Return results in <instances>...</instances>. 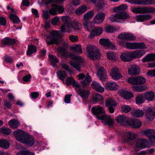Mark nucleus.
I'll use <instances>...</instances> for the list:
<instances>
[{"label":"nucleus","mask_w":155,"mask_h":155,"mask_svg":"<svg viewBox=\"0 0 155 155\" xmlns=\"http://www.w3.org/2000/svg\"><path fill=\"white\" fill-rule=\"evenodd\" d=\"M116 120L118 123L123 125L126 124H128V121L130 120L127 117L122 115L117 116L116 118Z\"/></svg>","instance_id":"21"},{"label":"nucleus","mask_w":155,"mask_h":155,"mask_svg":"<svg viewBox=\"0 0 155 155\" xmlns=\"http://www.w3.org/2000/svg\"><path fill=\"white\" fill-rule=\"evenodd\" d=\"M134 58H139L145 53L144 50H137L132 51Z\"/></svg>","instance_id":"32"},{"label":"nucleus","mask_w":155,"mask_h":155,"mask_svg":"<svg viewBox=\"0 0 155 155\" xmlns=\"http://www.w3.org/2000/svg\"><path fill=\"white\" fill-rule=\"evenodd\" d=\"M155 60V54H150L147 55L142 59L143 62L151 61Z\"/></svg>","instance_id":"31"},{"label":"nucleus","mask_w":155,"mask_h":155,"mask_svg":"<svg viewBox=\"0 0 155 155\" xmlns=\"http://www.w3.org/2000/svg\"><path fill=\"white\" fill-rule=\"evenodd\" d=\"M99 49L94 45H88V57L92 60H96L100 58L101 54Z\"/></svg>","instance_id":"2"},{"label":"nucleus","mask_w":155,"mask_h":155,"mask_svg":"<svg viewBox=\"0 0 155 155\" xmlns=\"http://www.w3.org/2000/svg\"><path fill=\"white\" fill-rule=\"evenodd\" d=\"M92 101L95 102L101 101L103 99V98L101 95L98 93H97L95 95L91 97Z\"/></svg>","instance_id":"39"},{"label":"nucleus","mask_w":155,"mask_h":155,"mask_svg":"<svg viewBox=\"0 0 155 155\" xmlns=\"http://www.w3.org/2000/svg\"><path fill=\"white\" fill-rule=\"evenodd\" d=\"M155 4V0H143V5H150Z\"/></svg>","instance_id":"59"},{"label":"nucleus","mask_w":155,"mask_h":155,"mask_svg":"<svg viewBox=\"0 0 155 155\" xmlns=\"http://www.w3.org/2000/svg\"><path fill=\"white\" fill-rule=\"evenodd\" d=\"M87 74H86V77L83 80L81 81V83L82 86L84 88L87 87Z\"/></svg>","instance_id":"62"},{"label":"nucleus","mask_w":155,"mask_h":155,"mask_svg":"<svg viewBox=\"0 0 155 155\" xmlns=\"http://www.w3.org/2000/svg\"><path fill=\"white\" fill-rule=\"evenodd\" d=\"M58 53L61 54L63 56H65L67 54L66 49L63 47H59L57 49Z\"/></svg>","instance_id":"55"},{"label":"nucleus","mask_w":155,"mask_h":155,"mask_svg":"<svg viewBox=\"0 0 155 155\" xmlns=\"http://www.w3.org/2000/svg\"><path fill=\"white\" fill-rule=\"evenodd\" d=\"M8 124L10 127L15 129L18 127L20 123L17 120L13 119L8 122Z\"/></svg>","instance_id":"30"},{"label":"nucleus","mask_w":155,"mask_h":155,"mask_svg":"<svg viewBox=\"0 0 155 155\" xmlns=\"http://www.w3.org/2000/svg\"><path fill=\"white\" fill-rule=\"evenodd\" d=\"M48 57L51 61V63L53 67H55L56 66V64L58 62V59L57 58L56 56H54L52 54H49Z\"/></svg>","instance_id":"44"},{"label":"nucleus","mask_w":155,"mask_h":155,"mask_svg":"<svg viewBox=\"0 0 155 155\" xmlns=\"http://www.w3.org/2000/svg\"><path fill=\"white\" fill-rule=\"evenodd\" d=\"M122 111L124 113H126L131 110V107L128 105H124L121 108Z\"/></svg>","instance_id":"52"},{"label":"nucleus","mask_w":155,"mask_h":155,"mask_svg":"<svg viewBox=\"0 0 155 155\" xmlns=\"http://www.w3.org/2000/svg\"><path fill=\"white\" fill-rule=\"evenodd\" d=\"M107 58L110 60H114L115 59V54L113 52H107Z\"/></svg>","instance_id":"56"},{"label":"nucleus","mask_w":155,"mask_h":155,"mask_svg":"<svg viewBox=\"0 0 155 155\" xmlns=\"http://www.w3.org/2000/svg\"><path fill=\"white\" fill-rule=\"evenodd\" d=\"M131 114L133 117L140 118L143 117L144 115V113L142 110L135 109L132 111Z\"/></svg>","instance_id":"27"},{"label":"nucleus","mask_w":155,"mask_h":155,"mask_svg":"<svg viewBox=\"0 0 155 155\" xmlns=\"http://www.w3.org/2000/svg\"><path fill=\"white\" fill-rule=\"evenodd\" d=\"M11 20L14 23L18 24L20 21V20L18 17L16 15L11 14L10 16Z\"/></svg>","instance_id":"46"},{"label":"nucleus","mask_w":155,"mask_h":155,"mask_svg":"<svg viewBox=\"0 0 155 155\" xmlns=\"http://www.w3.org/2000/svg\"><path fill=\"white\" fill-rule=\"evenodd\" d=\"M73 84L74 87L75 88L76 91L83 99V101L84 102L86 103L87 98V91L84 89H81L80 87V84L75 81Z\"/></svg>","instance_id":"6"},{"label":"nucleus","mask_w":155,"mask_h":155,"mask_svg":"<svg viewBox=\"0 0 155 155\" xmlns=\"http://www.w3.org/2000/svg\"><path fill=\"white\" fill-rule=\"evenodd\" d=\"M49 13L53 15H57V13L56 5L52 7L49 10Z\"/></svg>","instance_id":"57"},{"label":"nucleus","mask_w":155,"mask_h":155,"mask_svg":"<svg viewBox=\"0 0 155 155\" xmlns=\"http://www.w3.org/2000/svg\"><path fill=\"white\" fill-rule=\"evenodd\" d=\"M99 43L101 45L107 47H110L111 45L109 40L106 38H102L100 39Z\"/></svg>","instance_id":"33"},{"label":"nucleus","mask_w":155,"mask_h":155,"mask_svg":"<svg viewBox=\"0 0 155 155\" xmlns=\"http://www.w3.org/2000/svg\"><path fill=\"white\" fill-rule=\"evenodd\" d=\"M114 28L110 25L107 26L105 28V31L108 33L112 32L114 31Z\"/></svg>","instance_id":"64"},{"label":"nucleus","mask_w":155,"mask_h":155,"mask_svg":"<svg viewBox=\"0 0 155 155\" xmlns=\"http://www.w3.org/2000/svg\"><path fill=\"white\" fill-rule=\"evenodd\" d=\"M120 58L121 60L124 62L130 61L134 58L132 51L127 52L122 54Z\"/></svg>","instance_id":"19"},{"label":"nucleus","mask_w":155,"mask_h":155,"mask_svg":"<svg viewBox=\"0 0 155 155\" xmlns=\"http://www.w3.org/2000/svg\"><path fill=\"white\" fill-rule=\"evenodd\" d=\"M92 88L100 93H103L104 91V88L98 82L94 81L91 84Z\"/></svg>","instance_id":"24"},{"label":"nucleus","mask_w":155,"mask_h":155,"mask_svg":"<svg viewBox=\"0 0 155 155\" xmlns=\"http://www.w3.org/2000/svg\"><path fill=\"white\" fill-rule=\"evenodd\" d=\"M13 134L17 140L28 146H32L35 143L34 138L23 131L15 130L13 132Z\"/></svg>","instance_id":"1"},{"label":"nucleus","mask_w":155,"mask_h":155,"mask_svg":"<svg viewBox=\"0 0 155 155\" xmlns=\"http://www.w3.org/2000/svg\"><path fill=\"white\" fill-rule=\"evenodd\" d=\"M61 20L64 25L61 27V31L62 32H65L67 28H70L71 27V21L68 16H65L61 17Z\"/></svg>","instance_id":"10"},{"label":"nucleus","mask_w":155,"mask_h":155,"mask_svg":"<svg viewBox=\"0 0 155 155\" xmlns=\"http://www.w3.org/2000/svg\"><path fill=\"white\" fill-rule=\"evenodd\" d=\"M69 39L72 42H76L78 40V37L77 36L71 35L69 37Z\"/></svg>","instance_id":"63"},{"label":"nucleus","mask_w":155,"mask_h":155,"mask_svg":"<svg viewBox=\"0 0 155 155\" xmlns=\"http://www.w3.org/2000/svg\"><path fill=\"white\" fill-rule=\"evenodd\" d=\"M127 2L130 3L138 5H143V0L141 1L139 0H127Z\"/></svg>","instance_id":"60"},{"label":"nucleus","mask_w":155,"mask_h":155,"mask_svg":"<svg viewBox=\"0 0 155 155\" xmlns=\"http://www.w3.org/2000/svg\"><path fill=\"white\" fill-rule=\"evenodd\" d=\"M87 8L86 5H83L76 9V13L78 15H80L84 12L87 10Z\"/></svg>","instance_id":"43"},{"label":"nucleus","mask_w":155,"mask_h":155,"mask_svg":"<svg viewBox=\"0 0 155 155\" xmlns=\"http://www.w3.org/2000/svg\"><path fill=\"white\" fill-rule=\"evenodd\" d=\"M3 58L4 61L6 63L11 64L13 62L12 58L9 56L5 55Z\"/></svg>","instance_id":"50"},{"label":"nucleus","mask_w":155,"mask_h":155,"mask_svg":"<svg viewBox=\"0 0 155 155\" xmlns=\"http://www.w3.org/2000/svg\"><path fill=\"white\" fill-rule=\"evenodd\" d=\"M83 18L82 20L83 25L84 28L87 29V13L85 14L83 16Z\"/></svg>","instance_id":"53"},{"label":"nucleus","mask_w":155,"mask_h":155,"mask_svg":"<svg viewBox=\"0 0 155 155\" xmlns=\"http://www.w3.org/2000/svg\"><path fill=\"white\" fill-rule=\"evenodd\" d=\"M151 16L149 15H139L136 17V20L138 21L143 22L150 19Z\"/></svg>","instance_id":"26"},{"label":"nucleus","mask_w":155,"mask_h":155,"mask_svg":"<svg viewBox=\"0 0 155 155\" xmlns=\"http://www.w3.org/2000/svg\"><path fill=\"white\" fill-rule=\"evenodd\" d=\"M10 146V144L8 141L5 139L0 140V147L5 149L8 148Z\"/></svg>","instance_id":"36"},{"label":"nucleus","mask_w":155,"mask_h":155,"mask_svg":"<svg viewBox=\"0 0 155 155\" xmlns=\"http://www.w3.org/2000/svg\"><path fill=\"white\" fill-rule=\"evenodd\" d=\"M145 115L147 120L152 121L155 117V112L151 108H148L146 110Z\"/></svg>","instance_id":"13"},{"label":"nucleus","mask_w":155,"mask_h":155,"mask_svg":"<svg viewBox=\"0 0 155 155\" xmlns=\"http://www.w3.org/2000/svg\"><path fill=\"white\" fill-rule=\"evenodd\" d=\"M97 75L99 79L104 81L107 78L106 71L103 67H100L97 70Z\"/></svg>","instance_id":"18"},{"label":"nucleus","mask_w":155,"mask_h":155,"mask_svg":"<svg viewBox=\"0 0 155 155\" xmlns=\"http://www.w3.org/2000/svg\"><path fill=\"white\" fill-rule=\"evenodd\" d=\"M61 65L63 68L68 71L70 74H72L73 72L70 69L68 65L64 62L61 63Z\"/></svg>","instance_id":"51"},{"label":"nucleus","mask_w":155,"mask_h":155,"mask_svg":"<svg viewBox=\"0 0 155 155\" xmlns=\"http://www.w3.org/2000/svg\"><path fill=\"white\" fill-rule=\"evenodd\" d=\"M59 35L58 32L54 30L50 32V35L47 36L46 41L47 45H50L58 44Z\"/></svg>","instance_id":"4"},{"label":"nucleus","mask_w":155,"mask_h":155,"mask_svg":"<svg viewBox=\"0 0 155 155\" xmlns=\"http://www.w3.org/2000/svg\"><path fill=\"white\" fill-rule=\"evenodd\" d=\"M106 88L111 90H115L118 88V85L116 83L108 82L105 84Z\"/></svg>","instance_id":"29"},{"label":"nucleus","mask_w":155,"mask_h":155,"mask_svg":"<svg viewBox=\"0 0 155 155\" xmlns=\"http://www.w3.org/2000/svg\"><path fill=\"white\" fill-rule=\"evenodd\" d=\"M15 43L14 39H11L8 38H5L2 40V43L3 45H12Z\"/></svg>","instance_id":"28"},{"label":"nucleus","mask_w":155,"mask_h":155,"mask_svg":"<svg viewBox=\"0 0 155 155\" xmlns=\"http://www.w3.org/2000/svg\"><path fill=\"white\" fill-rule=\"evenodd\" d=\"M135 101L136 104L138 105L143 103L145 101V99L143 94H137L135 99Z\"/></svg>","instance_id":"37"},{"label":"nucleus","mask_w":155,"mask_h":155,"mask_svg":"<svg viewBox=\"0 0 155 155\" xmlns=\"http://www.w3.org/2000/svg\"><path fill=\"white\" fill-rule=\"evenodd\" d=\"M97 36L99 35L102 34L103 30L102 28H96L94 29Z\"/></svg>","instance_id":"61"},{"label":"nucleus","mask_w":155,"mask_h":155,"mask_svg":"<svg viewBox=\"0 0 155 155\" xmlns=\"http://www.w3.org/2000/svg\"><path fill=\"white\" fill-rule=\"evenodd\" d=\"M135 142V146L138 148H144L148 143L147 140L143 139H137Z\"/></svg>","instance_id":"17"},{"label":"nucleus","mask_w":155,"mask_h":155,"mask_svg":"<svg viewBox=\"0 0 155 155\" xmlns=\"http://www.w3.org/2000/svg\"><path fill=\"white\" fill-rule=\"evenodd\" d=\"M135 49H145L147 48L145 44L143 42L135 43Z\"/></svg>","instance_id":"49"},{"label":"nucleus","mask_w":155,"mask_h":155,"mask_svg":"<svg viewBox=\"0 0 155 155\" xmlns=\"http://www.w3.org/2000/svg\"><path fill=\"white\" fill-rule=\"evenodd\" d=\"M110 74L114 80H118L122 77V75L120 73L118 69L116 67L111 69Z\"/></svg>","instance_id":"14"},{"label":"nucleus","mask_w":155,"mask_h":155,"mask_svg":"<svg viewBox=\"0 0 155 155\" xmlns=\"http://www.w3.org/2000/svg\"><path fill=\"white\" fill-rule=\"evenodd\" d=\"M144 96L146 100L151 101L154 98V93L152 91L147 92L144 94Z\"/></svg>","instance_id":"38"},{"label":"nucleus","mask_w":155,"mask_h":155,"mask_svg":"<svg viewBox=\"0 0 155 155\" xmlns=\"http://www.w3.org/2000/svg\"><path fill=\"white\" fill-rule=\"evenodd\" d=\"M128 124L133 128H138L141 126L142 123L138 119H131L128 121Z\"/></svg>","instance_id":"23"},{"label":"nucleus","mask_w":155,"mask_h":155,"mask_svg":"<svg viewBox=\"0 0 155 155\" xmlns=\"http://www.w3.org/2000/svg\"><path fill=\"white\" fill-rule=\"evenodd\" d=\"M0 132L4 134L9 135L11 132V130L8 128L3 127L0 128Z\"/></svg>","instance_id":"48"},{"label":"nucleus","mask_w":155,"mask_h":155,"mask_svg":"<svg viewBox=\"0 0 155 155\" xmlns=\"http://www.w3.org/2000/svg\"><path fill=\"white\" fill-rule=\"evenodd\" d=\"M140 72V69L138 65H130L128 69V73L131 76L137 75Z\"/></svg>","instance_id":"15"},{"label":"nucleus","mask_w":155,"mask_h":155,"mask_svg":"<svg viewBox=\"0 0 155 155\" xmlns=\"http://www.w3.org/2000/svg\"><path fill=\"white\" fill-rule=\"evenodd\" d=\"M136 136L135 133L130 132H124L122 134L124 142L127 143H130L134 140Z\"/></svg>","instance_id":"7"},{"label":"nucleus","mask_w":155,"mask_h":155,"mask_svg":"<svg viewBox=\"0 0 155 155\" xmlns=\"http://www.w3.org/2000/svg\"><path fill=\"white\" fill-rule=\"evenodd\" d=\"M57 74L59 78L61 80H63L67 75V73L63 71H58Z\"/></svg>","instance_id":"45"},{"label":"nucleus","mask_w":155,"mask_h":155,"mask_svg":"<svg viewBox=\"0 0 155 155\" xmlns=\"http://www.w3.org/2000/svg\"><path fill=\"white\" fill-rule=\"evenodd\" d=\"M125 46L128 48L133 50L135 49V43H126Z\"/></svg>","instance_id":"54"},{"label":"nucleus","mask_w":155,"mask_h":155,"mask_svg":"<svg viewBox=\"0 0 155 155\" xmlns=\"http://www.w3.org/2000/svg\"><path fill=\"white\" fill-rule=\"evenodd\" d=\"M101 120V122L105 125L112 126L114 123V120L110 115L104 114L99 119Z\"/></svg>","instance_id":"9"},{"label":"nucleus","mask_w":155,"mask_h":155,"mask_svg":"<svg viewBox=\"0 0 155 155\" xmlns=\"http://www.w3.org/2000/svg\"><path fill=\"white\" fill-rule=\"evenodd\" d=\"M107 4L105 0H97L94 5L98 10L103 9Z\"/></svg>","instance_id":"25"},{"label":"nucleus","mask_w":155,"mask_h":155,"mask_svg":"<svg viewBox=\"0 0 155 155\" xmlns=\"http://www.w3.org/2000/svg\"><path fill=\"white\" fill-rule=\"evenodd\" d=\"M91 111L98 119H99L105 113V110L101 106L93 107Z\"/></svg>","instance_id":"8"},{"label":"nucleus","mask_w":155,"mask_h":155,"mask_svg":"<svg viewBox=\"0 0 155 155\" xmlns=\"http://www.w3.org/2000/svg\"><path fill=\"white\" fill-rule=\"evenodd\" d=\"M155 9L153 8H150L148 10L145 8H133L132 9V11L135 13H145L150 12H153Z\"/></svg>","instance_id":"16"},{"label":"nucleus","mask_w":155,"mask_h":155,"mask_svg":"<svg viewBox=\"0 0 155 155\" xmlns=\"http://www.w3.org/2000/svg\"><path fill=\"white\" fill-rule=\"evenodd\" d=\"M36 47L31 45L28 46L26 53L27 55L30 56L31 54L36 52Z\"/></svg>","instance_id":"34"},{"label":"nucleus","mask_w":155,"mask_h":155,"mask_svg":"<svg viewBox=\"0 0 155 155\" xmlns=\"http://www.w3.org/2000/svg\"><path fill=\"white\" fill-rule=\"evenodd\" d=\"M74 81L72 77H67L66 79V83L67 85H69L73 83Z\"/></svg>","instance_id":"58"},{"label":"nucleus","mask_w":155,"mask_h":155,"mask_svg":"<svg viewBox=\"0 0 155 155\" xmlns=\"http://www.w3.org/2000/svg\"><path fill=\"white\" fill-rule=\"evenodd\" d=\"M71 28H72L74 30H80L81 28V25L80 23L77 22L74 23L73 24H72V22H71V27L70 28H69V29L68 30V33H70L71 32V30L70 29Z\"/></svg>","instance_id":"40"},{"label":"nucleus","mask_w":155,"mask_h":155,"mask_svg":"<svg viewBox=\"0 0 155 155\" xmlns=\"http://www.w3.org/2000/svg\"><path fill=\"white\" fill-rule=\"evenodd\" d=\"M143 134L148 137L150 140L151 141V137L153 134V130L151 129L145 130L143 131Z\"/></svg>","instance_id":"42"},{"label":"nucleus","mask_w":155,"mask_h":155,"mask_svg":"<svg viewBox=\"0 0 155 155\" xmlns=\"http://www.w3.org/2000/svg\"><path fill=\"white\" fill-rule=\"evenodd\" d=\"M145 78L141 76L129 78L127 82L133 84H142L146 82Z\"/></svg>","instance_id":"12"},{"label":"nucleus","mask_w":155,"mask_h":155,"mask_svg":"<svg viewBox=\"0 0 155 155\" xmlns=\"http://www.w3.org/2000/svg\"><path fill=\"white\" fill-rule=\"evenodd\" d=\"M129 15L125 12H122L111 15L109 18L112 22H120L122 20H125L129 18Z\"/></svg>","instance_id":"3"},{"label":"nucleus","mask_w":155,"mask_h":155,"mask_svg":"<svg viewBox=\"0 0 155 155\" xmlns=\"http://www.w3.org/2000/svg\"><path fill=\"white\" fill-rule=\"evenodd\" d=\"M105 104L107 106H116L117 103L114 99L109 98L105 100Z\"/></svg>","instance_id":"35"},{"label":"nucleus","mask_w":155,"mask_h":155,"mask_svg":"<svg viewBox=\"0 0 155 155\" xmlns=\"http://www.w3.org/2000/svg\"><path fill=\"white\" fill-rule=\"evenodd\" d=\"M118 38L120 40L118 41L121 44V45H122L124 43H121L120 40H134L136 39V37L133 35L131 33H122L118 35Z\"/></svg>","instance_id":"11"},{"label":"nucleus","mask_w":155,"mask_h":155,"mask_svg":"<svg viewBox=\"0 0 155 155\" xmlns=\"http://www.w3.org/2000/svg\"><path fill=\"white\" fill-rule=\"evenodd\" d=\"M71 57L72 59L76 61V62L71 61H70V65L78 71H80L81 65L84 62L83 59L80 56L74 55H71Z\"/></svg>","instance_id":"5"},{"label":"nucleus","mask_w":155,"mask_h":155,"mask_svg":"<svg viewBox=\"0 0 155 155\" xmlns=\"http://www.w3.org/2000/svg\"><path fill=\"white\" fill-rule=\"evenodd\" d=\"M105 18V14L102 12L97 14L94 18V22L97 24H99L102 23Z\"/></svg>","instance_id":"22"},{"label":"nucleus","mask_w":155,"mask_h":155,"mask_svg":"<svg viewBox=\"0 0 155 155\" xmlns=\"http://www.w3.org/2000/svg\"><path fill=\"white\" fill-rule=\"evenodd\" d=\"M17 155H34V153L28 150H20L17 154Z\"/></svg>","instance_id":"47"},{"label":"nucleus","mask_w":155,"mask_h":155,"mask_svg":"<svg viewBox=\"0 0 155 155\" xmlns=\"http://www.w3.org/2000/svg\"><path fill=\"white\" fill-rule=\"evenodd\" d=\"M71 50H73L74 52L79 53H82L81 46L80 45L75 44L71 48Z\"/></svg>","instance_id":"41"},{"label":"nucleus","mask_w":155,"mask_h":155,"mask_svg":"<svg viewBox=\"0 0 155 155\" xmlns=\"http://www.w3.org/2000/svg\"><path fill=\"white\" fill-rule=\"evenodd\" d=\"M118 93L121 96L126 99H130L134 96V95L131 93L122 89L119 90Z\"/></svg>","instance_id":"20"}]
</instances>
